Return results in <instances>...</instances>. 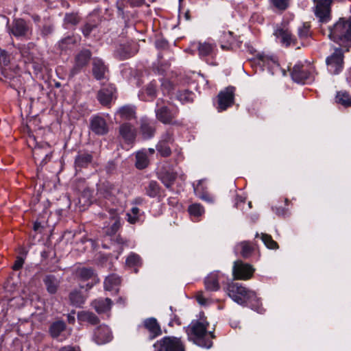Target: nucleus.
<instances>
[{
	"instance_id": "9",
	"label": "nucleus",
	"mask_w": 351,
	"mask_h": 351,
	"mask_svg": "<svg viewBox=\"0 0 351 351\" xmlns=\"http://www.w3.org/2000/svg\"><path fill=\"white\" fill-rule=\"evenodd\" d=\"M109 222L105 224L104 230L108 235H114L121 227L120 217L117 209L110 208L108 210Z\"/></svg>"
},
{
	"instance_id": "53",
	"label": "nucleus",
	"mask_w": 351,
	"mask_h": 351,
	"mask_svg": "<svg viewBox=\"0 0 351 351\" xmlns=\"http://www.w3.org/2000/svg\"><path fill=\"white\" fill-rule=\"evenodd\" d=\"M94 27L95 26L89 23L86 24L82 29L84 35L88 36Z\"/></svg>"
},
{
	"instance_id": "21",
	"label": "nucleus",
	"mask_w": 351,
	"mask_h": 351,
	"mask_svg": "<svg viewBox=\"0 0 351 351\" xmlns=\"http://www.w3.org/2000/svg\"><path fill=\"white\" fill-rule=\"evenodd\" d=\"M119 133L127 142H132L136 137V131L133 126L129 123L121 125L119 128Z\"/></svg>"
},
{
	"instance_id": "58",
	"label": "nucleus",
	"mask_w": 351,
	"mask_h": 351,
	"mask_svg": "<svg viewBox=\"0 0 351 351\" xmlns=\"http://www.w3.org/2000/svg\"><path fill=\"white\" fill-rule=\"evenodd\" d=\"M144 0H130L131 3L134 5L138 6L143 3Z\"/></svg>"
},
{
	"instance_id": "27",
	"label": "nucleus",
	"mask_w": 351,
	"mask_h": 351,
	"mask_svg": "<svg viewBox=\"0 0 351 351\" xmlns=\"http://www.w3.org/2000/svg\"><path fill=\"white\" fill-rule=\"evenodd\" d=\"M42 149H46V152L45 153V158L43 159V160L41 161V163L45 165L47 162V161L50 159L51 156V152H49V149H50V145L49 143H45L42 147H40V146H36L34 149L33 150V155L34 157H38V156H40V155H41V151H42Z\"/></svg>"
},
{
	"instance_id": "22",
	"label": "nucleus",
	"mask_w": 351,
	"mask_h": 351,
	"mask_svg": "<svg viewBox=\"0 0 351 351\" xmlns=\"http://www.w3.org/2000/svg\"><path fill=\"white\" fill-rule=\"evenodd\" d=\"M121 284V278L116 274H110L104 280V288L106 291H117Z\"/></svg>"
},
{
	"instance_id": "11",
	"label": "nucleus",
	"mask_w": 351,
	"mask_h": 351,
	"mask_svg": "<svg viewBox=\"0 0 351 351\" xmlns=\"http://www.w3.org/2000/svg\"><path fill=\"white\" fill-rule=\"evenodd\" d=\"M223 276L219 271L210 272L204 279L205 289L209 291H217L220 289L219 279Z\"/></svg>"
},
{
	"instance_id": "39",
	"label": "nucleus",
	"mask_w": 351,
	"mask_h": 351,
	"mask_svg": "<svg viewBox=\"0 0 351 351\" xmlns=\"http://www.w3.org/2000/svg\"><path fill=\"white\" fill-rule=\"evenodd\" d=\"M77 275L82 280H87L89 279L95 280L94 271L90 268H82L78 270Z\"/></svg>"
},
{
	"instance_id": "24",
	"label": "nucleus",
	"mask_w": 351,
	"mask_h": 351,
	"mask_svg": "<svg viewBox=\"0 0 351 351\" xmlns=\"http://www.w3.org/2000/svg\"><path fill=\"white\" fill-rule=\"evenodd\" d=\"M177 173L173 171H161L159 175V179L167 188H170L176 181Z\"/></svg>"
},
{
	"instance_id": "41",
	"label": "nucleus",
	"mask_w": 351,
	"mask_h": 351,
	"mask_svg": "<svg viewBox=\"0 0 351 351\" xmlns=\"http://www.w3.org/2000/svg\"><path fill=\"white\" fill-rule=\"evenodd\" d=\"M156 150L162 157H169L171 154L170 147L163 142H158L156 145Z\"/></svg>"
},
{
	"instance_id": "55",
	"label": "nucleus",
	"mask_w": 351,
	"mask_h": 351,
	"mask_svg": "<svg viewBox=\"0 0 351 351\" xmlns=\"http://www.w3.org/2000/svg\"><path fill=\"white\" fill-rule=\"evenodd\" d=\"M147 93L150 96H154L156 93V89L155 87L152 84H149L147 89H146Z\"/></svg>"
},
{
	"instance_id": "4",
	"label": "nucleus",
	"mask_w": 351,
	"mask_h": 351,
	"mask_svg": "<svg viewBox=\"0 0 351 351\" xmlns=\"http://www.w3.org/2000/svg\"><path fill=\"white\" fill-rule=\"evenodd\" d=\"M154 347L156 351H185L181 339L175 337H165L157 341Z\"/></svg>"
},
{
	"instance_id": "8",
	"label": "nucleus",
	"mask_w": 351,
	"mask_h": 351,
	"mask_svg": "<svg viewBox=\"0 0 351 351\" xmlns=\"http://www.w3.org/2000/svg\"><path fill=\"white\" fill-rule=\"evenodd\" d=\"M234 88L228 87L218 94V111H223L231 106L234 103Z\"/></svg>"
},
{
	"instance_id": "23",
	"label": "nucleus",
	"mask_w": 351,
	"mask_h": 351,
	"mask_svg": "<svg viewBox=\"0 0 351 351\" xmlns=\"http://www.w3.org/2000/svg\"><path fill=\"white\" fill-rule=\"evenodd\" d=\"M108 71L106 66L101 60H95L93 62V73L95 78L101 80L105 78Z\"/></svg>"
},
{
	"instance_id": "32",
	"label": "nucleus",
	"mask_w": 351,
	"mask_h": 351,
	"mask_svg": "<svg viewBox=\"0 0 351 351\" xmlns=\"http://www.w3.org/2000/svg\"><path fill=\"white\" fill-rule=\"evenodd\" d=\"M220 40L221 43V47L223 49H230L231 45L234 41V37L232 32H224L220 36Z\"/></svg>"
},
{
	"instance_id": "37",
	"label": "nucleus",
	"mask_w": 351,
	"mask_h": 351,
	"mask_svg": "<svg viewBox=\"0 0 351 351\" xmlns=\"http://www.w3.org/2000/svg\"><path fill=\"white\" fill-rule=\"evenodd\" d=\"M160 186L156 181L149 182L147 187L146 188V194L150 197H155L160 193Z\"/></svg>"
},
{
	"instance_id": "46",
	"label": "nucleus",
	"mask_w": 351,
	"mask_h": 351,
	"mask_svg": "<svg viewBox=\"0 0 351 351\" xmlns=\"http://www.w3.org/2000/svg\"><path fill=\"white\" fill-rule=\"evenodd\" d=\"M127 220L130 223L134 224L139 219V209L137 207L132 208L130 213L126 214Z\"/></svg>"
},
{
	"instance_id": "56",
	"label": "nucleus",
	"mask_w": 351,
	"mask_h": 351,
	"mask_svg": "<svg viewBox=\"0 0 351 351\" xmlns=\"http://www.w3.org/2000/svg\"><path fill=\"white\" fill-rule=\"evenodd\" d=\"M235 206L236 207L239 208V204L241 203H244L245 201V198L243 197L242 196H240V195H237L236 197V199H235Z\"/></svg>"
},
{
	"instance_id": "18",
	"label": "nucleus",
	"mask_w": 351,
	"mask_h": 351,
	"mask_svg": "<svg viewBox=\"0 0 351 351\" xmlns=\"http://www.w3.org/2000/svg\"><path fill=\"white\" fill-rule=\"evenodd\" d=\"M112 302L110 298H99L92 302L93 307L99 313H105L110 310Z\"/></svg>"
},
{
	"instance_id": "29",
	"label": "nucleus",
	"mask_w": 351,
	"mask_h": 351,
	"mask_svg": "<svg viewBox=\"0 0 351 351\" xmlns=\"http://www.w3.org/2000/svg\"><path fill=\"white\" fill-rule=\"evenodd\" d=\"M90 51L88 49L80 51L75 58L76 66L81 68L85 66L90 58Z\"/></svg>"
},
{
	"instance_id": "28",
	"label": "nucleus",
	"mask_w": 351,
	"mask_h": 351,
	"mask_svg": "<svg viewBox=\"0 0 351 351\" xmlns=\"http://www.w3.org/2000/svg\"><path fill=\"white\" fill-rule=\"evenodd\" d=\"M335 101L344 107L351 106V97L348 93L345 90H341L337 93Z\"/></svg>"
},
{
	"instance_id": "6",
	"label": "nucleus",
	"mask_w": 351,
	"mask_h": 351,
	"mask_svg": "<svg viewBox=\"0 0 351 351\" xmlns=\"http://www.w3.org/2000/svg\"><path fill=\"white\" fill-rule=\"evenodd\" d=\"M315 6L314 12L322 23H327L330 20V6L332 0H314Z\"/></svg>"
},
{
	"instance_id": "51",
	"label": "nucleus",
	"mask_w": 351,
	"mask_h": 351,
	"mask_svg": "<svg viewBox=\"0 0 351 351\" xmlns=\"http://www.w3.org/2000/svg\"><path fill=\"white\" fill-rule=\"evenodd\" d=\"M196 300L201 305H206L208 303V300L204 297L203 291H200L196 293Z\"/></svg>"
},
{
	"instance_id": "1",
	"label": "nucleus",
	"mask_w": 351,
	"mask_h": 351,
	"mask_svg": "<svg viewBox=\"0 0 351 351\" xmlns=\"http://www.w3.org/2000/svg\"><path fill=\"white\" fill-rule=\"evenodd\" d=\"M209 324L206 319L193 320L187 328V332L197 346L210 348L213 346L212 339L215 337L213 332H208Z\"/></svg>"
},
{
	"instance_id": "45",
	"label": "nucleus",
	"mask_w": 351,
	"mask_h": 351,
	"mask_svg": "<svg viewBox=\"0 0 351 351\" xmlns=\"http://www.w3.org/2000/svg\"><path fill=\"white\" fill-rule=\"evenodd\" d=\"M141 132L144 138H149L154 136L155 129L146 122H143L141 124Z\"/></svg>"
},
{
	"instance_id": "50",
	"label": "nucleus",
	"mask_w": 351,
	"mask_h": 351,
	"mask_svg": "<svg viewBox=\"0 0 351 351\" xmlns=\"http://www.w3.org/2000/svg\"><path fill=\"white\" fill-rule=\"evenodd\" d=\"M159 142H163V143H172L173 142V134L169 132H165L161 137Z\"/></svg>"
},
{
	"instance_id": "49",
	"label": "nucleus",
	"mask_w": 351,
	"mask_h": 351,
	"mask_svg": "<svg viewBox=\"0 0 351 351\" xmlns=\"http://www.w3.org/2000/svg\"><path fill=\"white\" fill-rule=\"evenodd\" d=\"M298 36L300 38H307L310 34V26L308 24H303L298 28Z\"/></svg>"
},
{
	"instance_id": "64",
	"label": "nucleus",
	"mask_w": 351,
	"mask_h": 351,
	"mask_svg": "<svg viewBox=\"0 0 351 351\" xmlns=\"http://www.w3.org/2000/svg\"><path fill=\"white\" fill-rule=\"evenodd\" d=\"M117 302H118V303H120V304H125V300H124L123 298H120L117 300Z\"/></svg>"
},
{
	"instance_id": "10",
	"label": "nucleus",
	"mask_w": 351,
	"mask_h": 351,
	"mask_svg": "<svg viewBox=\"0 0 351 351\" xmlns=\"http://www.w3.org/2000/svg\"><path fill=\"white\" fill-rule=\"evenodd\" d=\"M156 116L158 121L164 124H176L174 119L176 117V112L171 111L167 106H159L157 103V109L156 110Z\"/></svg>"
},
{
	"instance_id": "38",
	"label": "nucleus",
	"mask_w": 351,
	"mask_h": 351,
	"mask_svg": "<svg viewBox=\"0 0 351 351\" xmlns=\"http://www.w3.org/2000/svg\"><path fill=\"white\" fill-rule=\"evenodd\" d=\"M119 114L123 119H131L135 117V110L133 107L125 106L119 109Z\"/></svg>"
},
{
	"instance_id": "36",
	"label": "nucleus",
	"mask_w": 351,
	"mask_h": 351,
	"mask_svg": "<svg viewBox=\"0 0 351 351\" xmlns=\"http://www.w3.org/2000/svg\"><path fill=\"white\" fill-rule=\"evenodd\" d=\"M78 317L81 321L88 322L91 324H97L99 322L98 317L94 313L88 311L79 313Z\"/></svg>"
},
{
	"instance_id": "57",
	"label": "nucleus",
	"mask_w": 351,
	"mask_h": 351,
	"mask_svg": "<svg viewBox=\"0 0 351 351\" xmlns=\"http://www.w3.org/2000/svg\"><path fill=\"white\" fill-rule=\"evenodd\" d=\"M200 198L209 203H213L214 202L213 198L208 194L201 195Z\"/></svg>"
},
{
	"instance_id": "25",
	"label": "nucleus",
	"mask_w": 351,
	"mask_h": 351,
	"mask_svg": "<svg viewBox=\"0 0 351 351\" xmlns=\"http://www.w3.org/2000/svg\"><path fill=\"white\" fill-rule=\"evenodd\" d=\"M236 250L239 251L243 258H247L252 254L254 247L248 241H242L237 245Z\"/></svg>"
},
{
	"instance_id": "47",
	"label": "nucleus",
	"mask_w": 351,
	"mask_h": 351,
	"mask_svg": "<svg viewBox=\"0 0 351 351\" xmlns=\"http://www.w3.org/2000/svg\"><path fill=\"white\" fill-rule=\"evenodd\" d=\"M271 4L280 11H284L289 6V0H269Z\"/></svg>"
},
{
	"instance_id": "15",
	"label": "nucleus",
	"mask_w": 351,
	"mask_h": 351,
	"mask_svg": "<svg viewBox=\"0 0 351 351\" xmlns=\"http://www.w3.org/2000/svg\"><path fill=\"white\" fill-rule=\"evenodd\" d=\"M114 92V87L112 85H108L99 91L97 98L101 104L107 105L111 101Z\"/></svg>"
},
{
	"instance_id": "52",
	"label": "nucleus",
	"mask_w": 351,
	"mask_h": 351,
	"mask_svg": "<svg viewBox=\"0 0 351 351\" xmlns=\"http://www.w3.org/2000/svg\"><path fill=\"white\" fill-rule=\"evenodd\" d=\"M24 263V260L21 257H18L16 260L14 262V264L12 266V269L14 270H19L23 267V265Z\"/></svg>"
},
{
	"instance_id": "13",
	"label": "nucleus",
	"mask_w": 351,
	"mask_h": 351,
	"mask_svg": "<svg viewBox=\"0 0 351 351\" xmlns=\"http://www.w3.org/2000/svg\"><path fill=\"white\" fill-rule=\"evenodd\" d=\"M275 36L280 40V43L287 47L294 46L296 39L288 29L280 28L276 30Z\"/></svg>"
},
{
	"instance_id": "61",
	"label": "nucleus",
	"mask_w": 351,
	"mask_h": 351,
	"mask_svg": "<svg viewBox=\"0 0 351 351\" xmlns=\"http://www.w3.org/2000/svg\"><path fill=\"white\" fill-rule=\"evenodd\" d=\"M68 321H69V323L73 324L75 322L74 316L69 315H68Z\"/></svg>"
},
{
	"instance_id": "31",
	"label": "nucleus",
	"mask_w": 351,
	"mask_h": 351,
	"mask_svg": "<svg viewBox=\"0 0 351 351\" xmlns=\"http://www.w3.org/2000/svg\"><path fill=\"white\" fill-rule=\"evenodd\" d=\"M93 156L90 154L84 153L77 155L75 160V164L78 167H86L92 162Z\"/></svg>"
},
{
	"instance_id": "30",
	"label": "nucleus",
	"mask_w": 351,
	"mask_h": 351,
	"mask_svg": "<svg viewBox=\"0 0 351 351\" xmlns=\"http://www.w3.org/2000/svg\"><path fill=\"white\" fill-rule=\"evenodd\" d=\"M136 167L137 169H145L149 165V159L145 150L138 152L136 155Z\"/></svg>"
},
{
	"instance_id": "7",
	"label": "nucleus",
	"mask_w": 351,
	"mask_h": 351,
	"mask_svg": "<svg viewBox=\"0 0 351 351\" xmlns=\"http://www.w3.org/2000/svg\"><path fill=\"white\" fill-rule=\"evenodd\" d=\"M328 71L332 74H338L343 69V56L340 49H335V52L326 59Z\"/></svg>"
},
{
	"instance_id": "12",
	"label": "nucleus",
	"mask_w": 351,
	"mask_h": 351,
	"mask_svg": "<svg viewBox=\"0 0 351 351\" xmlns=\"http://www.w3.org/2000/svg\"><path fill=\"white\" fill-rule=\"evenodd\" d=\"M90 128V130L97 135H104L108 131L105 119L99 116H95L91 118Z\"/></svg>"
},
{
	"instance_id": "35",
	"label": "nucleus",
	"mask_w": 351,
	"mask_h": 351,
	"mask_svg": "<svg viewBox=\"0 0 351 351\" xmlns=\"http://www.w3.org/2000/svg\"><path fill=\"white\" fill-rule=\"evenodd\" d=\"M188 212L191 217L197 218L204 215L205 210L202 205L195 203L189 206Z\"/></svg>"
},
{
	"instance_id": "34",
	"label": "nucleus",
	"mask_w": 351,
	"mask_h": 351,
	"mask_svg": "<svg viewBox=\"0 0 351 351\" xmlns=\"http://www.w3.org/2000/svg\"><path fill=\"white\" fill-rule=\"evenodd\" d=\"M71 303L75 306H80L84 303L85 298L78 291H73L69 294Z\"/></svg>"
},
{
	"instance_id": "40",
	"label": "nucleus",
	"mask_w": 351,
	"mask_h": 351,
	"mask_svg": "<svg viewBox=\"0 0 351 351\" xmlns=\"http://www.w3.org/2000/svg\"><path fill=\"white\" fill-rule=\"evenodd\" d=\"M213 50V45L210 43L204 42L198 43L199 54L201 56H206L210 55Z\"/></svg>"
},
{
	"instance_id": "26",
	"label": "nucleus",
	"mask_w": 351,
	"mask_h": 351,
	"mask_svg": "<svg viewBox=\"0 0 351 351\" xmlns=\"http://www.w3.org/2000/svg\"><path fill=\"white\" fill-rule=\"evenodd\" d=\"M44 282L49 293L53 294L56 293L59 286V281L54 276H47L44 279Z\"/></svg>"
},
{
	"instance_id": "59",
	"label": "nucleus",
	"mask_w": 351,
	"mask_h": 351,
	"mask_svg": "<svg viewBox=\"0 0 351 351\" xmlns=\"http://www.w3.org/2000/svg\"><path fill=\"white\" fill-rule=\"evenodd\" d=\"M143 202V199L141 197H136L134 200V203L136 204H141Z\"/></svg>"
},
{
	"instance_id": "2",
	"label": "nucleus",
	"mask_w": 351,
	"mask_h": 351,
	"mask_svg": "<svg viewBox=\"0 0 351 351\" xmlns=\"http://www.w3.org/2000/svg\"><path fill=\"white\" fill-rule=\"evenodd\" d=\"M223 289L227 295L237 304L250 303L253 305L259 303V299L255 291L248 289L241 283L228 282Z\"/></svg>"
},
{
	"instance_id": "48",
	"label": "nucleus",
	"mask_w": 351,
	"mask_h": 351,
	"mask_svg": "<svg viewBox=\"0 0 351 351\" xmlns=\"http://www.w3.org/2000/svg\"><path fill=\"white\" fill-rule=\"evenodd\" d=\"M80 22V17L77 14H66L64 17V24L69 25H75Z\"/></svg>"
},
{
	"instance_id": "60",
	"label": "nucleus",
	"mask_w": 351,
	"mask_h": 351,
	"mask_svg": "<svg viewBox=\"0 0 351 351\" xmlns=\"http://www.w3.org/2000/svg\"><path fill=\"white\" fill-rule=\"evenodd\" d=\"M41 227V223L40 222L36 221L34 224V230H38Z\"/></svg>"
},
{
	"instance_id": "5",
	"label": "nucleus",
	"mask_w": 351,
	"mask_h": 351,
	"mask_svg": "<svg viewBox=\"0 0 351 351\" xmlns=\"http://www.w3.org/2000/svg\"><path fill=\"white\" fill-rule=\"evenodd\" d=\"M254 271L255 269L250 264L237 261L233 265L232 276L236 280H246L252 277Z\"/></svg>"
},
{
	"instance_id": "62",
	"label": "nucleus",
	"mask_w": 351,
	"mask_h": 351,
	"mask_svg": "<svg viewBox=\"0 0 351 351\" xmlns=\"http://www.w3.org/2000/svg\"><path fill=\"white\" fill-rule=\"evenodd\" d=\"M184 17L186 18V20H189L191 19L190 17V13H189V11H187L185 14H184Z\"/></svg>"
},
{
	"instance_id": "43",
	"label": "nucleus",
	"mask_w": 351,
	"mask_h": 351,
	"mask_svg": "<svg viewBox=\"0 0 351 351\" xmlns=\"http://www.w3.org/2000/svg\"><path fill=\"white\" fill-rule=\"evenodd\" d=\"M119 191L118 187L113 185L107 186L106 189H104V191H102L101 189L99 190L100 193H103L104 197L108 199H110L112 196H116L119 193Z\"/></svg>"
},
{
	"instance_id": "19",
	"label": "nucleus",
	"mask_w": 351,
	"mask_h": 351,
	"mask_svg": "<svg viewBox=\"0 0 351 351\" xmlns=\"http://www.w3.org/2000/svg\"><path fill=\"white\" fill-rule=\"evenodd\" d=\"M292 79L298 83L304 82L308 78L309 73L303 69L301 64H295L291 71Z\"/></svg>"
},
{
	"instance_id": "63",
	"label": "nucleus",
	"mask_w": 351,
	"mask_h": 351,
	"mask_svg": "<svg viewBox=\"0 0 351 351\" xmlns=\"http://www.w3.org/2000/svg\"><path fill=\"white\" fill-rule=\"evenodd\" d=\"M147 152L150 154H154V152H155V149L154 148H149L147 149Z\"/></svg>"
},
{
	"instance_id": "44",
	"label": "nucleus",
	"mask_w": 351,
	"mask_h": 351,
	"mask_svg": "<svg viewBox=\"0 0 351 351\" xmlns=\"http://www.w3.org/2000/svg\"><path fill=\"white\" fill-rule=\"evenodd\" d=\"M261 239L267 248L271 249V250H275V249L278 248V243L275 241L273 240V239L271 238V237L270 235L267 234H262Z\"/></svg>"
},
{
	"instance_id": "54",
	"label": "nucleus",
	"mask_w": 351,
	"mask_h": 351,
	"mask_svg": "<svg viewBox=\"0 0 351 351\" xmlns=\"http://www.w3.org/2000/svg\"><path fill=\"white\" fill-rule=\"evenodd\" d=\"M59 351H81L79 346H66L60 348Z\"/></svg>"
},
{
	"instance_id": "14",
	"label": "nucleus",
	"mask_w": 351,
	"mask_h": 351,
	"mask_svg": "<svg viewBox=\"0 0 351 351\" xmlns=\"http://www.w3.org/2000/svg\"><path fill=\"white\" fill-rule=\"evenodd\" d=\"M111 332L110 328L102 325L97 327L95 331L94 339L97 344H104L111 340Z\"/></svg>"
},
{
	"instance_id": "33",
	"label": "nucleus",
	"mask_w": 351,
	"mask_h": 351,
	"mask_svg": "<svg viewBox=\"0 0 351 351\" xmlns=\"http://www.w3.org/2000/svg\"><path fill=\"white\" fill-rule=\"evenodd\" d=\"M66 328V324L62 321H58L52 324L49 332L53 338L58 337Z\"/></svg>"
},
{
	"instance_id": "42",
	"label": "nucleus",
	"mask_w": 351,
	"mask_h": 351,
	"mask_svg": "<svg viewBox=\"0 0 351 351\" xmlns=\"http://www.w3.org/2000/svg\"><path fill=\"white\" fill-rule=\"evenodd\" d=\"M125 263L128 267H136L141 265L140 256L134 253H131L126 258Z\"/></svg>"
},
{
	"instance_id": "16",
	"label": "nucleus",
	"mask_w": 351,
	"mask_h": 351,
	"mask_svg": "<svg viewBox=\"0 0 351 351\" xmlns=\"http://www.w3.org/2000/svg\"><path fill=\"white\" fill-rule=\"evenodd\" d=\"M144 327L149 332L151 338H155L162 333L160 326L156 319L150 317L143 322Z\"/></svg>"
},
{
	"instance_id": "3",
	"label": "nucleus",
	"mask_w": 351,
	"mask_h": 351,
	"mask_svg": "<svg viewBox=\"0 0 351 351\" xmlns=\"http://www.w3.org/2000/svg\"><path fill=\"white\" fill-rule=\"evenodd\" d=\"M328 37L337 43L339 41L351 43V18L348 19L340 18L332 27H330Z\"/></svg>"
},
{
	"instance_id": "17",
	"label": "nucleus",
	"mask_w": 351,
	"mask_h": 351,
	"mask_svg": "<svg viewBox=\"0 0 351 351\" xmlns=\"http://www.w3.org/2000/svg\"><path fill=\"white\" fill-rule=\"evenodd\" d=\"M258 63L263 66H267L268 69L278 68L279 64L273 56L266 55L265 53H259L256 56Z\"/></svg>"
},
{
	"instance_id": "20",
	"label": "nucleus",
	"mask_w": 351,
	"mask_h": 351,
	"mask_svg": "<svg viewBox=\"0 0 351 351\" xmlns=\"http://www.w3.org/2000/svg\"><path fill=\"white\" fill-rule=\"evenodd\" d=\"M27 31L28 27L24 20L16 19L13 22L11 32L14 36L16 37L25 36Z\"/></svg>"
}]
</instances>
